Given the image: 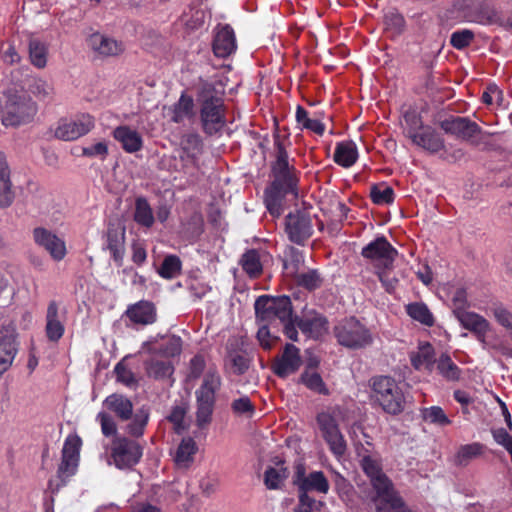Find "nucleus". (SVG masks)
<instances>
[{"instance_id": "30", "label": "nucleus", "mask_w": 512, "mask_h": 512, "mask_svg": "<svg viewBox=\"0 0 512 512\" xmlns=\"http://www.w3.org/2000/svg\"><path fill=\"white\" fill-rule=\"evenodd\" d=\"M221 387V377L215 369L205 372L199 388L195 391V397L216 402V393Z\"/></svg>"}, {"instance_id": "22", "label": "nucleus", "mask_w": 512, "mask_h": 512, "mask_svg": "<svg viewBox=\"0 0 512 512\" xmlns=\"http://www.w3.org/2000/svg\"><path fill=\"white\" fill-rule=\"evenodd\" d=\"M441 128L449 134L466 141L472 140L479 132L480 127L465 117H454L442 121Z\"/></svg>"}, {"instance_id": "38", "label": "nucleus", "mask_w": 512, "mask_h": 512, "mask_svg": "<svg viewBox=\"0 0 512 512\" xmlns=\"http://www.w3.org/2000/svg\"><path fill=\"white\" fill-rule=\"evenodd\" d=\"M289 472L284 462H279L275 467H268L264 473V484L270 490L281 489Z\"/></svg>"}, {"instance_id": "8", "label": "nucleus", "mask_w": 512, "mask_h": 512, "mask_svg": "<svg viewBox=\"0 0 512 512\" xmlns=\"http://www.w3.org/2000/svg\"><path fill=\"white\" fill-rule=\"evenodd\" d=\"M81 446L82 440L78 435H68L65 439L62 448V459L57 471V478L60 481L56 484L57 490L60 486L65 485L68 479L77 472Z\"/></svg>"}, {"instance_id": "9", "label": "nucleus", "mask_w": 512, "mask_h": 512, "mask_svg": "<svg viewBox=\"0 0 512 512\" xmlns=\"http://www.w3.org/2000/svg\"><path fill=\"white\" fill-rule=\"evenodd\" d=\"M111 457L117 468H131L141 459L142 447L134 440L116 436L112 441Z\"/></svg>"}, {"instance_id": "13", "label": "nucleus", "mask_w": 512, "mask_h": 512, "mask_svg": "<svg viewBox=\"0 0 512 512\" xmlns=\"http://www.w3.org/2000/svg\"><path fill=\"white\" fill-rule=\"evenodd\" d=\"M94 126L93 118L88 114L73 119H61L54 130V136L64 141H72L87 134Z\"/></svg>"}, {"instance_id": "36", "label": "nucleus", "mask_w": 512, "mask_h": 512, "mask_svg": "<svg viewBox=\"0 0 512 512\" xmlns=\"http://www.w3.org/2000/svg\"><path fill=\"white\" fill-rule=\"evenodd\" d=\"M198 446L191 437L183 438L176 449L174 461L178 468H188L194 460Z\"/></svg>"}, {"instance_id": "54", "label": "nucleus", "mask_w": 512, "mask_h": 512, "mask_svg": "<svg viewBox=\"0 0 512 512\" xmlns=\"http://www.w3.org/2000/svg\"><path fill=\"white\" fill-rule=\"evenodd\" d=\"M294 277L300 286L308 290H315L322 284V277L317 270H308L307 272L297 273Z\"/></svg>"}, {"instance_id": "15", "label": "nucleus", "mask_w": 512, "mask_h": 512, "mask_svg": "<svg viewBox=\"0 0 512 512\" xmlns=\"http://www.w3.org/2000/svg\"><path fill=\"white\" fill-rule=\"evenodd\" d=\"M464 16L471 22L487 25L499 20L490 0H464L461 6Z\"/></svg>"}, {"instance_id": "28", "label": "nucleus", "mask_w": 512, "mask_h": 512, "mask_svg": "<svg viewBox=\"0 0 512 512\" xmlns=\"http://www.w3.org/2000/svg\"><path fill=\"white\" fill-rule=\"evenodd\" d=\"M160 339L161 342L152 341L145 344V346H149V352L159 354L165 358L175 357L181 353L182 340L179 336H163Z\"/></svg>"}, {"instance_id": "29", "label": "nucleus", "mask_w": 512, "mask_h": 512, "mask_svg": "<svg viewBox=\"0 0 512 512\" xmlns=\"http://www.w3.org/2000/svg\"><path fill=\"white\" fill-rule=\"evenodd\" d=\"M104 407L121 421L130 420L133 413V404L129 398L122 394H112L104 402Z\"/></svg>"}, {"instance_id": "35", "label": "nucleus", "mask_w": 512, "mask_h": 512, "mask_svg": "<svg viewBox=\"0 0 512 512\" xmlns=\"http://www.w3.org/2000/svg\"><path fill=\"white\" fill-rule=\"evenodd\" d=\"M288 193L296 194V190H285L283 187L270 185L265 190V205L272 216L278 217L282 213V200Z\"/></svg>"}, {"instance_id": "2", "label": "nucleus", "mask_w": 512, "mask_h": 512, "mask_svg": "<svg viewBox=\"0 0 512 512\" xmlns=\"http://www.w3.org/2000/svg\"><path fill=\"white\" fill-rule=\"evenodd\" d=\"M38 105L23 92H8L0 103V120L6 128H19L34 122Z\"/></svg>"}, {"instance_id": "33", "label": "nucleus", "mask_w": 512, "mask_h": 512, "mask_svg": "<svg viewBox=\"0 0 512 512\" xmlns=\"http://www.w3.org/2000/svg\"><path fill=\"white\" fill-rule=\"evenodd\" d=\"M411 363L417 370L431 372L435 363L434 348L430 343H421L416 352L411 354Z\"/></svg>"}, {"instance_id": "7", "label": "nucleus", "mask_w": 512, "mask_h": 512, "mask_svg": "<svg viewBox=\"0 0 512 512\" xmlns=\"http://www.w3.org/2000/svg\"><path fill=\"white\" fill-rule=\"evenodd\" d=\"M338 342L349 348H361L371 342V334L357 319L351 317L339 322L334 329Z\"/></svg>"}, {"instance_id": "43", "label": "nucleus", "mask_w": 512, "mask_h": 512, "mask_svg": "<svg viewBox=\"0 0 512 512\" xmlns=\"http://www.w3.org/2000/svg\"><path fill=\"white\" fill-rule=\"evenodd\" d=\"M407 314L415 321L422 325L432 326L434 324V317L426 304L422 302L410 303L406 306Z\"/></svg>"}, {"instance_id": "31", "label": "nucleus", "mask_w": 512, "mask_h": 512, "mask_svg": "<svg viewBox=\"0 0 512 512\" xmlns=\"http://www.w3.org/2000/svg\"><path fill=\"white\" fill-rule=\"evenodd\" d=\"M89 46L102 56H116L123 50V44L100 33H94L89 38Z\"/></svg>"}, {"instance_id": "44", "label": "nucleus", "mask_w": 512, "mask_h": 512, "mask_svg": "<svg viewBox=\"0 0 512 512\" xmlns=\"http://www.w3.org/2000/svg\"><path fill=\"white\" fill-rule=\"evenodd\" d=\"M47 45L37 39L29 41V59L33 66L42 69L47 64Z\"/></svg>"}, {"instance_id": "37", "label": "nucleus", "mask_w": 512, "mask_h": 512, "mask_svg": "<svg viewBox=\"0 0 512 512\" xmlns=\"http://www.w3.org/2000/svg\"><path fill=\"white\" fill-rule=\"evenodd\" d=\"M358 159L357 146L353 141H343L336 145L334 161L345 168L351 167Z\"/></svg>"}, {"instance_id": "50", "label": "nucleus", "mask_w": 512, "mask_h": 512, "mask_svg": "<svg viewBox=\"0 0 512 512\" xmlns=\"http://www.w3.org/2000/svg\"><path fill=\"white\" fill-rule=\"evenodd\" d=\"M134 219L138 224L145 227H150L154 223L152 209L144 198L136 200Z\"/></svg>"}, {"instance_id": "10", "label": "nucleus", "mask_w": 512, "mask_h": 512, "mask_svg": "<svg viewBox=\"0 0 512 512\" xmlns=\"http://www.w3.org/2000/svg\"><path fill=\"white\" fill-rule=\"evenodd\" d=\"M362 256L369 260L377 271L393 267L397 250L384 236H380L362 249Z\"/></svg>"}, {"instance_id": "63", "label": "nucleus", "mask_w": 512, "mask_h": 512, "mask_svg": "<svg viewBox=\"0 0 512 512\" xmlns=\"http://www.w3.org/2000/svg\"><path fill=\"white\" fill-rule=\"evenodd\" d=\"M96 420L99 421L101 425V431L105 436L109 437L116 434V423L109 413L105 411L99 412L97 414Z\"/></svg>"}, {"instance_id": "19", "label": "nucleus", "mask_w": 512, "mask_h": 512, "mask_svg": "<svg viewBox=\"0 0 512 512\" xmlns=\"http://www.w3.org/2000/svg\"><path fill=\"white\" fill-rule=\"evenodd\" d=\"M297 327L308 338L320 339L328 332L326 317L316 311H305L299 319H296Z\"/></svg>"}, {"instance_id": "23", "label": "nucleus", "mask_w": 512, "mask_h": 512, "mask_svg": "<svg viewBox=\"0 0 512 512\" xmlns=\"http://www.w3.org/2000/svg\"><path fill=\"white\" fill-rule=\"evenodd\" d=\"M63 315L59 311L56 301H50L46 311L45 334L49 341L58 342L65 332Z\"/></svg>"}, {"instance_id": "39", "label": "nucleus", "mask_w": 512, "mask_h": 512, "mask_svg": "<svg viewBox=\"0 0 512 512\" xmlns=\"http://www.w3.org/2000/svg\"><path fill=\"white\" fill-rule=\"evenodd\" d=\"M145 369L149 377L156 380L170 378L174 372V367L169 360H159L151 358L145 363Z\"/></svg>"}, {"instance_id": "34", "label": "nucleus", "mask_w": 512, "mask_h": 512, "mask_svg": "<svg viewBox=\"0 0 512 512\" xmlns=\"http://www.w3.org/2000/svg\"><path fill=\"white\" fill-rule=\"evenodd\" d=\"M13 198L10 170L5 155L0 151V207L9 206Z\"/></svg>"}, {"instance_id": "51", "label": "nucleus", "mask_w": 512, "mask_h": 512, "mask_svg": "<svg viewBox=\"0 0 512 512\" xmlns=\"http://www.w3.org/2000/svg\"><path fill=\"white\" fill-rule=\"evenodd\" d=\"M370 196L377 205L391 204L394 201V190L389 185L380 183L371 187Z\"/></svg>"}, {"instance_id": "45", "label": "nucleus", "mask_w": 512, "mask_h": 512, "mask_svg": "<svg viewBox=\"0 0 512 512\" xmlns=\"http://www.w3.org/2000/svg\"><path fill=\"white\" fill-rule=\"evenodd\" d=\"M131 419L132 421L126 427L127 433L133 437H141L149 420V410L142 407L135 414L132 413Z\"/></svg>"}, {"instance_id": "47", "label": "nucleus", "mask_w": 512, "mask_h": 512, "mask_svg": "<svg viewBox=\"0 0 512 512\" xmlns=\"http://www.w3.org/2000/svg\"><path fill=\"white\" fill-rule=\"evenodd\" d=\"M193 100L191 97L182 94L178 102L174 105L172 121L180 123L193 115Z\"/></svg>"}, {"instance_id": "6", "label": "nucleus", "mask_w": 512, "mask_h": 512, "mask_svg": "<svg viewBox=\"0 0 512 512\" xmlns=\"http://www.w3.org/2000/svg\"><path fill=\"white\" fill-rule=\"evenodd\" d=\"M203 151L204 144L200 135L196 133L183 135L178 150L180 171L190 177H195L200 170Z\"/></svg>"}, {"instance_id": "49", "label": "nucleus", "mask_w": 512, "mask_h": 512, "mask_svg": "<svg viewBox=\"0 0 512 512\" xmlns=\"http://www.w3.org/2000/svg\"><path fill=\"white\" fill-rule=\"evenodd\" d=\"M437 370L439 373L449 381H455L460 378V369L452 361L450 356L442 354L437 361Z\"/></svg>"}, {"instance_id": "62", "label": "nucleus", "mask_w": 512, "mask_h": 512, "mask_svg": "<svg viewBox=\"0 0 512 512\" xmlns=\"http://www.w3.org/2000/svg\"><path fill=\"white\" fill-rule=\"evenodd\" d=\"M231 408L235 414L247 417H251L255 411L253 404L246 396L235 399L231 404Z\"/></svg>"}, {"instance_id": "57", "label": "nucleus", "mask_w": 512, "mask_h": 512, "mask_svg": "<svg viewBox=\"0 0 512 512\" xmlns=\"http://www.w3.org/2000/svg\"><path fill=\"white\" fill-rule=\"evenodd\" d=\"M30 92L40 100L51 99L54 94V89L46 80L38 78L35 79L29 87Z\"/></svg>"}, {"instance_id": "21", "label": "nucleus", "mask_w": 512, "mask_h": 512, "mask_svg": "<svg viewBox=\"0 0 512 512\" xmlns=\"http://www.w3.org/2000/svg\"><path fill=\"white\" fill-rule=\"evenodd\" d=\"M358 455L361 456V467L365 474L369 477L374 493H377L383 489H387L389 486L393 485L388 477L383 473L377 459L370 455H361L360 452Z\"/></svg>"}, {"instance_id": "48", "label": "nucleus", "mask_w": 512, "mask_h": 512, "mask_svg": "<svg viewBox=\"0 0 512 512\" xmlns=\"http://www.w3.org/2000/svg\"><path fill=\"white\" fill-rule=\"evenodd\" d=\"M243 270L250 277H257L262 272V264L260 262L259 253L252 249L243 254L241 258Z\"/></svg>"}, {"instance_id": "16", "label": "nucleus", "mask_w": 512, "mask_h": 512, "mask_svg": "<svg viewBox=\"0 0 512 512\" xmlns=\"http://www.w3.org/2000/svg\"><path fill=\"white\" fill-rule=\"evenodd\" d=\"M455 317L464 329L469 330L475 335L484 349L488 348L489 344L486 341V335L491 325L485 317L467 309H458L457 316Z\"/></svg>"}, {"instance_id": "61", "label": "nucleus", "mask_w": 512, "mask_h": 512, "mask_svg": "<svg viewBox=\"0 0 512 512\" xmlns=\"http://www.w3.org/2000/svg\"><path fill=\"white\" fill-rule=\"evenodd\" d=\"M474 34L472 31L463 29L452 33L450 42L453 47L463 49L467 47L473 40Z\"/></svg>"}, {"instance_id": "26", "label": "nucleus", "mask_w": 512, "mask_h": 512, "mask_svg": "<svg viewBox=\"0 0 512 512\" xmlns=\"http://www.w3.org/2000/svg\"><path fill=\"white\" fill-rule=\"evenodd\" d=\"M126 316L134 324L150 325L156 321L157 313L152 302L141 300L127 308Z\"/></svg>"}, {"instance_id": "55", "label": "nucleus", "mask_w": 512, "mask_h": 512, "mask_svg": "<svg viewBox=\"0 0 512 512\" xmlns=\"http://www.w3.org/2000/svg\"><path fill=\"white\" fill-rule=\"evenodd\" d=\"M300 381L310 390L320 394H327V388L322 377L316 372L304 371L300 377Z\"/></svg>"}, {"instance_id": "40", "label": "nucleus", "mask_w": 512, "mask_h": 512, "mask_svg": "<svg viewBox=\"0 0 512 512\" xmlns=\"http://www.w3.org/2000/svg\"><path fill=\"white\" fill-rule=\"evenodd\" d=\"M402 128L404 135L411 140L426 126L423 125L421 116L415 110H407L403 115Z\"/></svg>"}, {"instance_id": "42", "label": "nucleus", "mask_w": 512, "mask_h": 512, "mask_svg": "<svg viewBox=\"0 0 512 512\" xmlns=\"http://www.w3.org/2000/svg\"><path fill=\"white\" fill-rule=\"evenodd\" d=\"M215 402L196 398V425L199 429L206 428L212 421Z\"/></svg>"}, {"instance_id": "56", "label": "nucleus", "mask_w": 512, "mask_h": 512, "mask_svg": "<svg viewBox=\"0 0 512 512\" xmlns=\"http://www.w3.org/2000/svg\"><path fill=\"white\" fill-rule=\"evenodd\" d=\"M490 310L495 320L508 331L512 338V313L499 303L494 304Z\"/></svg>"}, {"instance_id": "5", "label": "nucleus", "mask_w": 512, "mask_h": 512, "mask_svg": "<svg viewBox=\"0 0 512 512\" xmlns=\"http://www.w3.org/2000/svg\"><path fill=\"white\" fill-rule=\"evenodd\" d=\"M255 312L261 323L272 325L284 323L292 315L291 300L285 295L279 297L263 295L255 301Z\"/></svg>"}, {"instance_id": "27", "label": "nucleus", "mask_w": 512, "mask_h": 512, "mask_svg": "<svg viewBox=\"0 0 512 512\" xmlns=\"http://www.w3.org/2000/svg\"><path fill=\"white\" fill-rule=\"evenodd\" d=\"M113 137L121 144L123 150L127 153H135L142 149L143 139L141 134L127 125L115 128Z\"/></svg>"}, {"instance_id": "1", "label": "nucleus", "mask_w": 512, "mask_h": 512, "mask_svg": "<svg viewBox=\"0 0 512 512\" xmlns=\"http://www.w3.org/2000/svg\"><path fill=\"white\" fill-rule=\"evenodd\" d=\"M224 90L212 82H201L196 95L200 120L204 132L213 135L225 125Z\"/></svg>"}, {"instance_id": "32", "label": "nucleus", "mask_w": 512, "mask_h": 512, "mask_svg": "<svg viewBox=\"0 0 512 512\" xmlns=\"http://www.w3.org/2000/svg\"><path fill=\"white\" fill-rule=\"evenodd\" d=\"M17 352L15 337L9 331L0 330V376L11 366Z\"/></svg>"}, {"instance_id": "24", "label": "nucleus", "mask_w": 512, "mask_h": 512, "mask_svg": "<svg viewBox=\"0 0 512 512\" xmlns=\"http://www.w3.org/2000/svg\"><path fill=\"white\" fill-rule=\"evenodd\" d=\"M236 48V38L233 29L229 25H219L213 41L215 56L225 58L235 52Z\"/></svg>"}, {"instance_id": "46", "label": "nucleus", "mask_w": 512, "mask_h": 512, "mask_svg": "<svg viewBox=\"0 0 512 512\" xmlns=\"http://www.w3.org/2000/svg\"><path fill=\"white\" fill-rule=\"evenodd\" d=\"M422 419L429 424L445 427L451 424V420L440 406L425 407L420 410Z\"/></svg>"}, {"instance_id": "58", "label": "nucleus", "mask_w": 512, "mask_h": 512, "mask_svg": "<svg viewBox=\"0 0 512 512\" xmlns=\"http://www.w3.org/2000/svg\"><path fill=\"white\" fill-rule=\"evenodd\" d=\"M187 410L184 406H174L168 415L167 419L173 424L174 430L177 433H182L187 428L186 423Z\"/></svg>"}, {"instance_id": "41", "label": "nucleus", "mask_w": 512, "mask_h": 512, "mask_svg": "<svg viewBox=\"0 0 512 512\" xmlns=\"http://www.w3.org/2000/svg\"><path fill=\"white\" fill-rule=\"evenodd\" d=\"M483 451L484 446L478 442L462 445L455 454V463L459 466H466L470 461L481 456Z\"/></svg>"}, {"instance_id": "53", "label": "nucleus", "mask_w": 512, "mask_h": 512, "mask_svg": "<svg viewBox=\"0 0 512 512\" xmlns=\"http://www.w3.org/2000/svg\"><path fill=\"white\" fill-rule=\"evenodd\" d=\"M304 263V256L301 251L298 249H295L293 247H290L285 255L284 260V269L287 271V273L291 276H295L301 265Z\"/></svg>"}, {"instance_id": "12", "label": "nucleus", "mask_w": 512, "mask_h": 512, "mask_svg": "<svg viewBox=\"0 0 512 512\" xmlns=\"http://www.w3.org/2000/svg\"><path fill=\"white\" fill-rule=\"evenodd\" d=\"M274 180L271 185L283 187L285 190H296L297 177L293 167L288 162V154L284 146L277 142V156L272 165Z\"/></svg>"}, {"instance_id": "17", "label": "nucleus", "mask_w": 512, "mask_h": 512, "mask_svg": "<svg viewBox=\"0 0 512 512\" xmlns=\"http://www.w3.org/2000/svg\"><path fill=\"white\" fill-rule=\"evenodd\" d=\"M302 364L300 349L287 343L280 356L272 363V371L280 378H286L296 373Z\"/></svg>"}, {"instance_id": "11", "label": "nucleus", "mask_w": 512, "mask_h": 512, "mask_svg": "<svg viewBox=\"0 0 512 512\" xmlns=\"http://www.w3.org/2000/svg\"><path fill=\"white\" fill-rule=\"evenodd\" d=\"M285 232L291 242L297 245H304L313 234L310 214L307 211L301 210L290 212L286 216Z\"/></svg>"}, {"instance_id": "52", "label": "nucleus", "mask_w": 512, "mask_h": 512, "mask_svg": "<svg viewBox=\"0 0 512 512\" xmlns=\"http://www.w3.org/2000/svg\"><path fill=\"white\" fill-rule=\"evenodd\" d=\"M181 272V261L175 255H168L164 258L158 273L162 278L174 279Z\"/></svg>"}, {"instance_id": "14", "label": "nucleus", "mask_w": 512, "mask_h": 512, "mask_svg": "<svg viewBox=\"0 0 512 512\" xmlns=\"http://www.w3.org/2000/svg\"><path fill=\"white\" fill-rule=\"evenodd\" d=\"M293 482L297 486L299 493L314 491L320 494H327L330 488L329 482L322 471H313L306 473L305 466L298 463L295 466Z\"/></svg>"}, {"instance_id": "64", "label": "nucleus", "mask_w": 512, "mask_h": 512, "mask_svg": "<svg viewBox=\"0 0 512 512\" xmlns=\"http://www.w3.org/2000/svg\"><path fill=\"white\" fill-rule=\"evenodd\" d=\"M108 249L114 261L117 262L118 265H121L124 256L123 241L120 240L117 236L113 237L111 234H109Z\"/></svg>"}, {"instance_id": "20", "label": "nucleus", "mask_w": 512, "mask_h": 512, "mask_svg": "<svg viewBox=\"0 0 512 512\" xmlns=\"http://www.w3.org/2000/svg\"><path fill=\"white\" fill-rule=\"evenodd\" d=\"M371 500L376 512H412L394 490L393 485L374 493Z\"/></svg>"}, {"instance_id": "18", "label": "nucleus", "mask_w": 512, "mask_h": 512, "mask_svg": "<svg viewBox=\"0 0 512 512\" xmlns=\"http://www.w3.org/2000/svg\"><path fill=\"white\" fill-rule=\"evenodd\" d=\"M35 243L43 248L54 261H61L67 254L65 241L53 232L38 227L33 230Z\"/></svg>"}, {"instance_id": "59", "label": "nucleus", "mask_w": 512, "mask_h": 512, "mask_svg": "<svg viewBox=\"0 0 512 512\" xmlns=\"http://www.w3.org/2000/svg\"><path fill=\"white\" fill-rule=\"evenodd\" d=\"M114 372L118 382H121L127 387H133L137 384L134 373L127 368L124 364L118 363L115 366Z\"/></svg>"}, {"instance_id": "4", "label": "nucleus", "mask_w": 512, "mask_h": 512, "mask_svg": "<svg viewBox=\"0 0 512 512\" xmlns=\"http://www.w3.org/2000/svg\"><path fill=\"white\" fill-rule=\"evenodd\" d=\"M343 410L339 406L330 407L317 415V424L321 434L328 444L330 451L337 457H342L346 452V441L338 423L343 420Z\"/></svg>"}, {"instance_id": "25", "label": "nucleus", "mask_w": 512, "mask_h": 512, "mask_svg": "<svg viewBox=\"0 0 512 512\" xmlns=\"http://www.w3.org/2000/svg\"><path fill=\"white\" fill-rule=\"evenodd\" d=\"M411 141L414 145L431 154L446 152L444 139L430 126H426L419 134L414 135Z\"/></svg>"}, {"instance_id": "60", "label": "nucleus", "mask_w": 512, "mask_h": 512, "mask_svg": "<svg viewBox=\"0 0 512 512\" xmlns=\"http://www.w3.org/2000/svg\"><path fill=\"white\" fill-rule=\"evenodd\" d=\"M322 505L307 493H299V503L295 509V512H315L319 510Z\"/></svg>"}, {"instance_id": "3", "label": "nucleus", "mask_w": 512, "mask_h": 512, "mask_svg": "<svg viewBox=\"0 0 512 512\" xmlns=\"http://www.w3.org/2000/svg\"><path fill=\"white\" fill-rule=\"evenodd\" d=\"M370 387L371 400L377 403L384 412L398 415L404 410L406 398L395 379L388 376H377L371 379Z\"/></svg>"}]
</instances>
